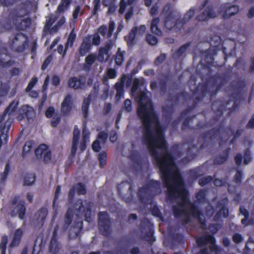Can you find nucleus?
Segmentation results:
<instances>
[{
	"mask_svg": "<svg viewBox=\"0 0 254 254\" xmlns=\"http://www.w3.org/2000/svg\"><path fill=\"white\" fill-rule=\"evenodd\" d=\"M149 95H151L149 92L141 91L135 97L138 104L137 114L143 126V142L159 167L162 179L167 189V202L176 203L172 206L175 217L181 218L185 223H187L192 216L199 221L201 227L204 229V216L188 198V192L175 164V158L168 151L164 136V128L159 124Z\"/></svg>",
	"mask_w": 254,
	"mask_h": 254,
	"instance_id": "1",
	"label": "nucleus"
},
{
	"mask_svg": "<svg viewBox=\"0 0 254 254\" xmlns=\"http://www.w3.org/2000/svg\"><path fill=\"white\" fill-rule=\"evenodd\" d=\"M161 15L165 17L164 27L167 30L179 29L182 27L180 21V14L170 4L164 7Z\"/></svg>",
	"mask_w": 254,
	"mask_h": 254,
	"instance_id": "2",
	"label": "nucleus"
},
{
	"mask_svg": "<svg viewBox=\"0 0 254 254\" xmlns=\"http://www.w3.org/2000/svg\"><path fill=\"white\" fill-rule=\"evenodd\" d=\"M226 82L224 76L216 75L209 79L206 85L201 88L202 95L201 98L197 97L195 94V102H198L203 96L208 95L211 98L215 95L217 91Z\"/></svg>",
	"mask_w": 254,
	"mask_h": 254,
	"instance_id": "3",
	"label": "nucleus"
},
{
	"mask_svg": "<svg viewBox=\"0 0 254 254\" xmlns=\"http://www.w3.org/2000/svg\"><path fill=\"white\" fill-rule=\"evenodd\" d=\"M161 192L160 184L157 181H151L138 190V195L142 201H145L150 196L158 194Z\"/></svg>",
	"mask_w": 254,
	"mask_h": 254,
	"instance_id": "4",
	"label": "nucleus"
},
{
	"mask_svg": "<svg viewBox=\"0 0 254 254\" xmlns=\"http://www.w3.org/2000/svg\"><path fill=\"white\" fill-rule=\"evenodd\" d=\"M10 209V214L12 217H15L18 215L20 219H24L26 213L25 202L18 196L15 197L11 200Z\"/></svg>",
	"mask_w": 254,
	"mask_h": 254,
	"instance_id": "5",
	"label": "nucleus"
},
{
	"mask_svg": "<svg viewBox=\"0 0 254 254\" xmlns=\"http://www.w3.org/2000/svg\"><path fill=\"white\" fill-rule=\"evenodd\" d=\"M98 224L100 233L106 236L111 232L110 219L107 212H100L98 213Z\"/></svg>",
	"mask_w": 254,
	"mask_h": 254,
	"instance_id": "6",
	"label": "nucleus"
},
{
	"mask_svg": "<svg viewBox=\"0 0 254 254\" xmlns=\"http://www.w3.org/2000/svg\"><path fill=\"white\" fill-rule=\"evenodd\" d=\"M214 239L211 235L201 236L196 239L197 245L200 247L207 244H210L209 246L210 254H222L223 250L220 247L214 245Z\"/></svg>",
	"mask_w": 254,
	"mask_h": 254,
	"instance_id": "7",
	"label": "nucleus"
},
{
	"mask_svg": "<svg viewBox=\"0 0 254 254\" xmlns=\"http://www.w3.org/2000/svg\"><path fill=\"white\" fill-rule=\"evenodd\" d=\"M27 39L24 35L19 33L9 41V46L11 49L14 51L21 52L25 49Z\"/></svg>",
	"mask_w": 254,
	"mask_h": 254,
	"instance_id": "8",
	"label": "nucleus"
},
{
	"mask_svg": "<svg viewBox=\"0 0 254 254\" xmlns=\"http://www.w3.org/2000/svg\"><path fill=\"white\" fill-rule=\"evenodd\" d=\"M35 153L37 159H43V161L46 164L50 162L51 160V152L47 145L45 144L40 145L35 149Z\"/></svg>",
	"mask_w": 254,
	"mask_h": 254,
	"instance_id": "9",
	"label": "nucleus"
},
{
	"mask_svg": "<svg viewBox=\"0 0 254 254\" xmlns=\"http://www.w3.org/2000/svg\"><path fill=\"white\" fill-rule=\"evenodd\" d=\"M119 192L123 198L127 203L131 202L133 195L132 194V186L128 182L122 183L119 188Z\"/></svg>",
	"mask_w": 254,
	"mask_h": 254,
	"instance_id": "10",
	"label": "nucleus"
},
{
	"mask_svg": "<svg viewBox=\"0 0 254 254\" xmlns=\"http://www.w3.org/2000/svg\"><path fill=\"white\" fill-rule=\"evenodd\" d=\"M35 115L36 113L32 107L28 105H24L20 109V113L17 116V119L21 121L24 118V116H25L28 122L32 123L34 121Z\"/></svg>",
	"mask_w": 254,
	"mask_h": 254,
	"instance_id": "11",
	"label": "nucleus"
},
{
	"mask_svg": "<svg viewBox=\"0 0 254 254\" xmlns=\"http://www.w3.org/2000/svg\"><path fill=\"white\" fill-rule=\"evenodd\" d=\"M115 28V22L113 21H110L108 26L102 25L98 28L97 32L104 38L109 39L113 35Z\"/></svg>",
	"mask_w": 254,
	"mask_h": 254,
	"instance_id": "12",
	"label": "nucleus"
},
{
	"mask_svg": "<svg viewBox=\"0 0 254 254\" xmlns=\"http://www.w3.org/2000/svg\"><path fill=\"white\" fill-rule=\"evenodd\" d=\"M239 10V7L236 5H231L229 3H225L222 6L223 17L225 19L228 18L237 14Z\"/></svg>",
	"mask_w": 254,
	"mask_h": 254,
	"instance_id": "13",
	"label": "nucleus"
},
{
	"mask_svg": "<svg viewBox=\"0 0 254 254\" xmlns=\"http://www.w3.org/2000/svg\"><path fill=\"white\" fill-rule=\"evenodd\" d=\"M68 85L75 90L83 89L85 86V79L82 76L71 77L68 79Z\"/></svg>",
	"mask_w": 254,
	"mask_h": 254,
	"instance_id": "14",
	"label": "nucleus"
},
{
	"mask_svg": "<svg viewBox=\"0 0 254 254\" xmlns=\"http://www.w3.org/2000/svg\"><path fill=\"white\" fill-rule=\"evenodd\" d=\"M235 103L232 100H229L225 105L222 104L220 101H215L212 103V109L217 112L219 115L222 114V111L224 108L228 109H234Z\"/></svg>",
	"mask_w": 254,
	"mask_h": 254,
	"instance_id": "15",
	"label": "nucleus"
},
{
	"mask_svg": "<svg viewBox=\"0 0 254 254\" xmlns=\"http://www.w3.org/2000/svg\"><path fill=\"white\" fill-rule=\"evenodd\" d=\"M80 131L76 126H74L73 131V137L72 139V145L70 150V154L74 156L77 148L79 146Z\"/></svg>",
	"mask_w": 254,
	"mask_h": 254,
	"instance_id": "16",
	"label": "nucleus"
},
{
	"mask_svg": "<svg viewBox=\"0 0 254 254\" xmlns=\"http://www.w3.org/2000/svg\"><path fill=\"white\" fill-rule=\"evenodd\" d=\"M19 104V100L14 99L6 107L1 115H0V122H1L5 119V116L7 114L8 117L12 115L16 111Z\"/></svg>",
	"mask_w": 254,
	"mask_h": 254,
	"instance_id": "17",
	"label": "nucleus"
},
{
	"mask_svg": "<svg viewBox=\"0 0 254 254\" xmlns=\"http://www.w3.org/2000/svg\"><path fill=\"white\" fill-rule=\"evenodd\" d=\"M91 47V36L88 35L83 38L82 42L79 48L80 55L81 56H84L86 53L90 51Z\"/></svg>",
	"mask_w": 254,
	"mask_h": 254,
	"instance_id": "18",
	"label": "nucleus"
},
{
	"mask_svg": "<svg viewBox=\"0 0 254 254\" xmlns=\"http://www.w3.org/2000/svg\"><path fill=\"white\" fill-rule=\"evenodd\" d=\"M61 245L59 244L57 239V230L55 229L53 232L49 246V252L51 254H59Z\"/></svg>",
	"mask_w": 254,
	"mask_h": 254,
	"instance_id": "19",
	"label": "nucleus"
},
{
	"mask_svg": "<svg viewBox=\"0 0 254 254\" xmlns=\"http://www.w3.org/2000/svg\"><path fill=\"white\" fill-rule=\"evenodd\" d=\"M12 124V121L8 118L4 125L0 130V147L2 144L6 143L7 137V132Z\"/></svg>",
	"mask_w": 254,
	"mask_h": 254,
	"instance_id": "20",
	"label": "nucleus"
},
{
	"mask_svg": "<svg viewBox=\"0 0 254 254\" xmlns=\"http://www.w3.org/2000/svg\"><path fill=\"white\" fill-rule=\"evenodd\" d=\"M48 213V209L42 207L34 215V219L37 221L38 226L42 227Z\"/></svg>",
	"mask_w": 254,
	"mask_h": 254,
	"instance_id": "21",
	"label": "nucleus"
},
{
	"mask_svg": "<svg viewBox=\"0 0 254 254\" xmlns=\"http://www.w3.org/2000/svg\"><path fill=\"white\" fill-rule=\"evenodd\" d=\"M72 97L68 94L65 96L62 103L61 112L64 115H67L70 111L72 106Z\"/></svg>",
	"mask_w": 254,
	"mask_h": 254,
	"instance_id": "22",
	"label": "nucleus"
},
{
	"mask_svg": "<svg viewBox=\"0 0 254 254\" xmlns=\"http://www.w3.org/2000/svg\"><path fill=\"white\" fill-rule=\"evenodd\" d=\"M82 210L81 214H84L85 220L89 222L90 221L91 210L93 204L91 202L87 200L82 201Z\"/></svg>",
	"mask_w": 254,
	"mask_h": 254,
	"instance_id": "23",
	"label": "nucleus"
},
{
	"mask_svg": "<svg viewBox=\"0 0 254 254\" xmlns=\"http://www.w3.org/2000/svg\"><path fill=\"white\" fill-rule=\"evenodd\" d=\"M126 80V76L124 75L119 82H117L115 86V89L116 90L117 93L116 95V98L117 100H119L121 97L124 95V83Z\"/></svg>",
	"mask_w": 254,
	"mask_h": 254,
	"instance_id": "24",
	"label": "nucleus"
},
{
	"mask_svg": "<svg viewBox=\"0 0 254 254\" xmlns=\"http://www.w3.org/2000/svg\"><path fill=\"white\" fill-rule=\"evenodd\" d=\"M82 229V222L81 221L74 222L69 231L70 239H74L78 237Z\"/></svg>",
	"mask_w": 254,
	"mask_h": 254,
	"instance_id": "25",
	"label": "nucleus"
},
{
	"mask_svg": "<svg viewBox=\"0 0 254 254\" xmlns=\"http://www.w3.org/2000/svg\"><path fill=\"white\" fill-rule=\"evenodd\" d=\"M215 16L216 14L213 10L208 7L204 9L202 13L197 16V19L199 21H205Z\"/></svg>",
	"mask_w": 254,
	"mask_h": 254,
	"instance_id": "26",
	"label": "nucleus"
},
{
	"mask_svg": "<svg viewBox=\"0 0 254 254\" xmlns=\"http://www.w3.org/2000/svg\"><path fill=\"white\" fill-rule=\"evenodd\" d=\"M89 135L90 132L85 127H84L82 129V138L79 146L81 152H83L85 149L86 147V142L88 141Z\"/></svg>",
	"mask_w": 254,
	"mask_h": 254,
	"instance_id": "27",
	"label": "nucleus"
},
{
	"mask_svg": "<svg viewBox=\"0 0 254 254\" xmlns=\"http://www.w3.org/2000/svg\"><path fill=\"white\" fill-rule=\"evenodd\" d=\"M22 235V231L20 229H18L15 231L13 240L9 245L10 248H13L19 245Z\"/></svg>",
	"mask_w": 254,
	"mask_h": 254,
	"instance_id": "28",
	"label": "nucleus"
},
{
	"mask_svg": "<svg viewBox=\"0 0 254 254\" xmlns=\"http://www.w3.org/2000/svg\"><path fill=\"white\" fill-rule=\"evenodd\" d=\"M125 53V51H122L120 48H118L117 52L114 56L115 63L117 65L121 66L122 65L124 61Z\"/></svg>",
	"mask_w": 254,
	"mask_h": 254,
	"instance_id": "29",
	"label": "nucleus"
},
{
	"mask_svg": "<svg viewBox=\"0 0 254 254\" xmlns=\"http://www.w3.org/2000/svg\"><path fill=\"white\" fill-rule=\"evenodd\" d=\"M188 151H187V157H185L184 158L182 161L184 163H187L191 160L193 159L195 156V150H196V147L194 146H192L190 147V145H189L188 147Z\"/></svg>",
	"mask_w": 254,
	"mask_h": 254,
	"instance_id": "30",
	"label": "nucleus"
},
{
	"mask_svg": "<svg viewBox=\"0 0 254 254\" xmlns=\"http://www.w3.org/2000/svg\"><path fill=\"white\" fill-rule=\"evenodd\" d=\"M73 212L72 210L69 208L66 212L64 216V224L63 225V229L66 230L72 221Z\"/></svg>",
	"mask_w": 254,
	"mask_h": 254,
	"instance_id": "31",
	"label": "nucleus"
},
{
	"mask_svg": "<svg viewBox=\"0 0 254 254\" xmlns=\"http://www.w3.org/2000/svg\"><path fill=\"white\" fill-rule=\"evenodd\" d=\"M72 1V0H61L56 12L58 13H64L68 8Z\"/></svg>",
	"mask_w": 254,
	"mask_h": 254,
	"instance_id": "32",
	"label": "nucleus"
},
{
	"mask_svg": "<svg viewBox=\"0 0 254 254\" xmlns=\"http://www.w3.org/2000/svg\"><path fill=\"white\" fill-rule=\"evenodd\" d=\"M96 58V56L94 54H91L87 56L85 59L86 64L84 66V70H89L90 69V66L94 63Z\"/></svg>",
	"mask_w": 254,
	"mask_h": 254,
	"instance_id": "33",
	"label": "nucleus"
},
{
	"mask_svg": "<svg viewBox=\"0 0 254 254\" xmlns=\"http://www.w3.org/2000/svg\"><path fill=\"white\" fill-rule=\"evenodd\" d=\"M137 27L133 28L128 35L125 37V40L127 41L128 45H132L133 44L136 34H137Z\"/></svg>",
	"mask_w": 254,
	"mask_h": 254,
	"instance_id": "34",
	"label": "nucleus"
},
{
	"mask_svg": "<svg viewBox=\"0 0 254 254\" xmlns=\"http://www.w3.org/2000/svg\"><path fill=\"white\" fill-rule=\"evenodd\" d=\"M114 44V42L109 40L106 43L104 47H101L99 50V53L101 54L104 55H107L108 54V52L110 50H111Z\"/></svg>",
	"mask_w": 254,
	"mask_h": 254,
	"instance_id": "35",
	"label": "nucleus"
},
{
	"mask_svg": "<svg viewBox=\"0 0 254 254\" xmlns=\"http://www.w3.org/2000/svg\"><path fill=\"white\" fill-rule=\"evenodd\" d=\"M91 99V95H89L87 98L84 99L82 105V111L83 116L86 118L88 115V111Z\"/></svg>",
	"mask_w": 254,
	"mask_h": 254,
	"instance_id": "36",
	"label": "nucleus"
},
{
	"mask_svg": "<svg viewBox=\"0 0 254 254\" xmlns=\"http://www.w3.org/2000/svg\"><path fill=\"white\" fill-rule=\"evenodd\" d=\"M159 22V18H156L152 20L151 24V30L152 33L154 34L161 36L162 35L161 30L158 28L157 25Z\"/></svg>",
	"mask_w": 254,
	"mask_h": 254,
	"instance_id": "37",
	"label": "nucleus"
},
{
	"mask_svg": "<svg viewBox=\"0 0 254 254\" xmlns=\"http://www.w3.org/2000/svg\"><path fill=\"white\" fill-rule=\"evenodd\" d=\"M121 0L120 2V8L119 9V12L120 14H123L125 11L127 5L131 6L135 2L136 0Z\"/></svg>",
	"mask_w": 254,
	"mask_h": 254,
	"instance_id": "38",
	"label": "nucleus"
},
{
	"mask_svg": "<svg viewBox=\"0 0 254 254\" xmlns=\"http://www.w3.org/2000/svg\"><path fill=\"white\" fill-rule=\"evenodd\" d=\"M144 84L143 79L135 78L133 81L132 86L131 87V94L132 96L135 95L136 91L139 87Z\"/></svg>",
	"mask_w": 254,
	"mask_h": 254,
	"instance_id": "39",
	"label": "nucleus"
},
{
	"mask_svg": "<svg viewBox=\"0 0 254 254\" xmlns=\"http://www.w3.org/2000/svg\"><path fill=\"white\" fill-rule=\"evenodd\" d=\"M228 152L229 151L226 150L222 154L217 156L214 161V164L220 165L224 163L228 158Z\"/></svg>",
	"mask_w": 254,
	"mask_h": 254,
	"instance_id": "40",
	"label": "nucleus"
},
{
	"mask_svg": "<svg viewBox=\"0 0 254 254\" xmlns=\"http://www.w3.org/2000/svg\"><path fill=\"white\" fill-rule=\"evenodd\" d=\"M35 181V175L34 174H27L24 178V186H31Z\"/></svg>",
	"mask_w": 254,
	"mask_h": 254,
	"instance_id": "41",
	"label": "nucleus"
},
{
	"mask_svg": "<svg viewBox=\"0 0 254 254\" xmlns=\"http://www.w3.org/2000/svg\"><path fill=\"white\" fill-rule=\"evenodd\" d=\"M194 14V10L190 8L184 16L182 19L180 18V21L182 23V26L186 23L191 18H192Z\"/></svg>",
	"mask_w": 254,
	"mask_h": 254,
	"instance_id": "42",
	"label": "nucleus"
},
{
	"mask_svg": "<svg viewBox=\"0 0 254 254\" xmlns=\"http://www.w3.org/2000/svg\"><path fill=\"white\" fill-rule=\"evenodd\" d=\"M22 15L15 19V24L16 27L20 30L24 29L26 27V20L22 19Z\"/></svg>",
	"mask_w": 254,
	"mask_h": 254,
	"instance_id": "43",
	"label": "nucleus"
},
{
	"mask_svg": "<svg viewBox=\"0 0 254 254\" xmlns=\"http://www.w3.org/2000/svg\"><path fill=\"white\" fill-rule=\"evenodd\" d=\"M98 159L99 162V166L103 168L107 162V154L105 152L103 151L98 154Z\"/></svg>",
	"mask_w": 254,
	"mask_h": 254,
	"instance_id": "44",
	"label": "nucleus"
},
{
	"mask_svg": "<svg viewBox=\"0 0 254 254\" xmlns=\"http://www.w3.org/2000/svg\"><path fill=\"white\" fill-rule=\"evenodd\" d=\"M8 242V237L6 236H3L1 237V242L0 243V250L1 251V254H5V251L6 249V245Z\"/></svg>",
	"mask_w": 254,
	"mask_h": 254,
	"instance_id": "45",
	"label": "nucleus"
},
{
	"mask_svg": "<svg viewBox=\"0 0 254 254\" xmlns=\"http://www.w3.org/2000/svg\"><path fill=\"white\" fill-rule=\"evenodd\" d=\"M58 17L55 15H51L50 18L48 19V21H46L45 25L44 28V32H46L50 29L51 26L53 25V24L56 21Z\"/></svg>",
	"mask_w": 254,
	"mask_h": 254,
	"instance_id": "46",
	"label": "nucleus"
},
{
	"mask_svg": "<svg viewBox=\"0 0 254 254\" xmlns=\"http://www.w3.org/2000/svg\"><path fill=\"white\" fill-rule=\"evenodd\" d=\"M190 45V43H186L182 45L175 53V56L180 57L182 56L186 52Z\"/></svg>",
	"mask_w": 254,
	"mask_h": 254,
	"instance_id": "47",
	"label": "nucleus"
},
{
	"mask_svg": "<svg viewBox=\"0 0 254 254\" xmlns=\"http://www.w3.org/2000/svg\"><path fill=\"white\" fill-rule=\"evenodd\" d=\"M8 88L5 85H1L0 89V105L3 101L4 98L7 95Z\"/></svg>",
	"mask_w": 254,
	"mask_h": 254,
	"instance_id": "48",
	"label": "nucleus"
},
{
	"mask_svg": "<svg viewBox=\"0 0 254 254\" xmlns=\"http://www.w3.org/2000/svg\"><path fill=\"white\" fill-rule=\"evenodd\" d=\"M172 149L174 155H176L177 153V157L179 158L182 156V151L184 150V145H176Z\"/></svg>",
	"mask_w": 254,
	"mask_h": 254,
	"instance_id": "49",
	"label": "nucleus"
},
{
	"mask_svg": "<svg viewBox=\"0 0 254 254\" xmlns=\"http://www.w3.org/2000/svg\"><path fill=\"white\" fill-rule=\"evenodd\" d=\"M76 38V34L74 32L73 30H72L71 32L70 33L67 42L65 44V48H66V47L69 45L70 47H71L73 45V43L74 41H75Z\"/></svg>",
	"mask_w": 254,
	"mask_h": 254,
	"instance_id": "50",
	"label": "nucleus"
},
{
	"mask_svg": "<svg viewBox=\"0 0 254 254\" xmlns=\"http://www.w3.org/2000/svg\"><path fill=\"white\" fill-rule=\"evenodd\" d=\"M75 187V190L79 195L84 194L86 193V189L84 185L81 183H79L76 185L74 186Z\"/></svg>",
	"mask_w": 254,
	"mask_h": 254,
	"instance_id": "51",
	"label": "nucleus"
},
{
	"mask_svg": "<svg viewBox=\"0 0 254 254\" xmlns=\"http://www.w3.org/2000/svg\"><path fill=\"white\" fill-rule=\"evenodd\" d=\"M99 34L97 32L91 36V44L95 46H98L101 43V38Z\"/></svg>",
	"mask_w": 254,
	"mask_h": 254,
	"instance_id": "52",
	"label": "nucleus"
},
{
	"mask_svg": "<svg viewBox=\"0 0 254 254\" xmlns=\"http://www.w3.org/2000/svg\"><path fill=\"white\" fill-rule=\"evenodd\" d=\"M147 42L150 45L154 46L158 42V39L152 34H148L146 36Z\"/></svg>",
	"mask_w": 254,
	"mask_h": 254,
	"instance_id": "53",
	"label": "nucleus"
},
{
	"mask_svg": "<svg viewBox=\"0 0 254 254\" xmlns=\"http://www.w3.org/2000/svg\"><path fill=\"white\" fill-rule=\"evenodd\" d=\"M82 200L80 199L77 200L73 206L74 209L77 213V215L81 214V210H82Z\"/></svg>",
	"mask_w": 254,
	"mask_h": 254,
	"instance_id": "54",
	"label": "nucleus"
},
{
	"mask_svg": "<svg viewBox=\"0 0 254 254\" xmlns=\"http://www.w3.org/2000/svg\"><path fill=\"white\" fill-rule=\"evenodd\" d=\"M130 159L137 164H139L140 161V156L138 152L133 151L130 155Z\"/></svg>",
	"mask_w": 254,
	"mask_h": 254,
	"instance_id": "55",
	"label": "nucleus"
},
{
	"mask_svg": "<svg viewBox=\"0 0 254 254\" xmlns=\"http://www.w3.org/2000/svg\"><path fill=\"white\" fill-rule=\"evenodd\" d=\"M212 180V178L210 176L203 177V178H201L200 179H199V184L201 186H203L206 185L207 184H208V183H209L210 181H211Z\"/></svg>",
	"mask_w": 254,
	"mask_h": 254,
	"instance_id": "56",
	"label": "nucleus"
},
{
	"mask_svg": "<svg viewBox=\"0 0 254 254\" xmlns=\"http://www.w3.org/2000/svg\"><path fill=\"white\" fill-rule=\"evenodd\" d=\"M37 80L38 79L37 77H33L28 83V85L26 88V91H30L32 89V88L35 86V85L37 82Z\"/></svg>",
	"mask_w": 254,
	"mask_h": 254,
	"instance_id": "57",
	"label": "nucleus"
},
{
	"mask_svg": "<svg viewBox=\"0 0 254 254\" xmlns=\"http://www.w3.org/2000/svg\"><path fill=\"white\" fill-rule=\"evenodd\" d=\"M108 137V134L105 131H101L98 134V139L100 140L102 144H104Z\"/></svg>",
	"mask_w": 254,
	"mask_h": 254,
	"instance_id": "58",
	"label": "nucleus"
},
{
	"mask_svg": "<svg viewBox=\"0 0 254 254\" xmlns=\"http://www.w3.org/2000/svg\"><path fill=\"white\" fill-rule=\"evenodd\" d=\"M124 109L127 112H130L132 111L131 102L129 99H126L124 102Z\"/></svg>",
	"mask_w": 254,
	"mask_h": 254,
	"instance_id": "59",
	"label": "nucleus"
},
{
	"mask_svg": "<svg viewBox=\"0 0 254 254\" xmlns=\"http://www.w3.org/2000/svg\"><path fill=\"white\" fill-rule=\"evenodd\" d=\"M81 15L82 14V12H81V7L79 5H77L76 6L73 12L72 13V17L74 20H76L77 18L78 14Z\"/></svg>",
	"mask_w": 254,
	"mask_h": 254,
	"instance_id": "60",
	"label": "nucleus"
},
{
	"mask_svg": "<svg viewBox=\"0 0 254 254\" xmlns=\"http://www.w3.org/2000/svg\"><path fill=\"white\" fill-rule=\"evenodd\" d=\"M107 75L110 78H115L117 76V72L115 69L111 68L107 70Z\"/></svg>",
	"mask_w": 254,
	"mask_h": 254,
	"instance_id": "61",
	"label": "nucleus"
},
{
	"mask_svg": "<svg viewBox=\"0 0 254 254\" xmlns=\"http://www.w3.org/2000/svg\"><path fill=\"white\" fill-rule=\"evenodd\" d=\"M75 187H72L71 189H70L68 192V201L69 202L71 203L72 200L74 197L75 193Z\"/></svg>",
	"mask_w": 254,
	"mask_h": 254,
	"instance_id": "62",
	"label": "nucleus"
},
{
	"mask_svg": "<svg viewBox=\"0 0 254 254\" xmlns=\"http://www.w3.org/2000/svg\"><path fill=\"white\" fill-rule=\"evenodd\" d=\"M32 144L33 143L30 141L26 142L23 148V151L25 153L28 152L31 150Z\"/></svg>",
	"mask_w": 254,
	"mask_h": 254,
	"instance_id": "63",
	"label": "nucleus"
},
{
	"mask_svg": "<svg viewBox=\"0 0 254 254\" xmlns=\"http://www.w3.org/2000/svg\"><path fill=\"white\" fill-rule=\"evenodd\" d=\"M166 58V55L165 54H162L158 56L155 60V63L156 64H159L162 63Z\"/></svg>",
	"mask_w": 254,
	"mask_h": 254,
	"instance_id": "64",
	"label": "nucleus"
}]
</instances>
